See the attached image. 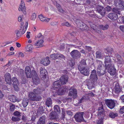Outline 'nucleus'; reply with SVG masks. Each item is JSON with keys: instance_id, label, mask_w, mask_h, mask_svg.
I'll return each mask as SVG.
<instances>
[{"instance_id": "obj_31", "label": "nucleus", "mask_w": 124, "mask_h": 124, "mask_svg": "<svg viewBox=\"0 0 124 124\" xmlns=\"http://www.w3.org/2000/svg\"><path fill=\"white\" fill-rule=\"evenodd\" d=\"M39 17L41 21L45 22H48L50 19V18L46 19V18L41 15H39Z\"/></svg>"}, {"instance_id": "obj_28", "label": "nucleus", "mask_w": 124, "mask_h": 124, "mask_svg": "<svg viewBox=\"0 0 124 124\" xmlns=\"http://www.w3.org/2000/svg\"><path fill=\"white\" fill-rule=\"evenodd\" d=\"M61 84L60 80H59L54 82L53 83V85L54 87L58 88L60 87Z\"/></svg>"}, {"instance_id": "obj_7", "label": "nucleus", "mask_w": 124, "mask_h": 124, "mask_svg": "<svg viewBox=\"0 0 124 124\" xmlns=\"http://www.w3.org/2000/svg\"><path fill=\"white\" fill-rule=\"evenodd\" d=\"M115 5L119 9H124V2L121 0H115L114 1Z\"/></svg>"}, {"instance_id": "obj_16", "label": "nucleus", "mask_w": 124, "mask_h": 124, "mask_svg": "<svg viewBox=\"0 0 124 124\" xmlns=\"http://www.w3.org/2000/svg\"><path fill=\"white\" fill-rule=\"evenodd\" d=\"M117 60V62L118 64L121 65L124 63V60L121 56L118 54L115 55Z\"/></svg>"}, {"instance_id": "obj_21", "label": "nucleus", "mask_w": 124, "mask_h": 124, "mask_svg": "<svg viewBox=\"0 0 124 124\" xmlns=\"http://www.w3.org/2000/svg\"><path fill=\"white\" fill-rule=\"evenodd\" d=\"M49 117L51 120H56L58 118L57 114L54 111H52L50 113Z\"/></svg>"}, {"instance_id": "obj_13", "label": "nucleus", "mask_w": 124, "mask_h": 124, "mask_svg": "<svg viewBox=\"0 0 124 124\" xmlns=\"http://www.w3.org/2000/svg\"><path fill=\"white\" fill-rule=\"evenodd\" d=\"M69 90L70 91L69 94V96H72L73 95V98L74 99L77 97V91L76 89L71 87L70 88Z\"/></svg>"}, {"instance_id": "obj_43", "label": "nucleus", "mask_w": 124, "mask_h": 124, "mask_svg": "<svg viewBox=\"0 0 124 124\" xmlns=\"http://www.w3.org/2000/svg\"><path fill=\"white\" fill-rule=\"evenodd\" d=\"M58 91L59 92L58 94L60 95H62L66 92V90L65 89L60 88L58 90Z\"/></svg>"}, {"instance_id": "obj_23", "label": "nucleus", "mask_w": 124, "mask_h": 124, "mask_svg": "<svg viewBox=\"0 0 124 124\" xmlns=\"http://www.w3.org/2000/svg\"><path fill=\"white\" fill-rule=\"evenodd\" d=\"M5 76L6 81L7 83L10 85L11 84V82L10 74L8 73H6Z\"/></svg>"}, {"instance_id": "obj_25", "label": "nucleus", "mask_w": 124, "mask_h": 124, "mask_svg": "<svg viewBox=\"0 0 124 124\" xmlns=\"http://www.w3.org/2000/svg\"><path fill=\"white\" fill-rule=\"evenodd\" d=\"M122 91L121 88L120 86L118 83H117L115 87V92L116 94H118Z\"/></svg>"}, {"instance_id": "obj_15", "label": "nucleus", "mask_w": 124, "mask_h": 124, "mask_svg": "<svg viewBox=\"0 0 124 124\" xmlns=\"http://www.w3.org/2000/svg\"><path fill=\"white\" fill-rule=\"evenodd\" d=\"M25 72L27 78H31V72L29 67L27 66L25 68Z\"/></svg>"}, {"instance_id": "obj_30", "label": "nucleus", "mask_w": 124, "mask_h": 124, "mask_svg": "<svg viewBox=\"0 0 124 124\" xmlns=\"http://www.w3.org/2000/svg\"><path fill=\"white\" fill-rule=\"evenodd\" d=\"M32 79L33 83L35 84L38 85L40 83V79L38 76L34 77Z\"/></svg>"}, {"instance_id": "obj_59", "label": "nucleus", "mask_w": 124, "mask_h": 124, "mask_svg": "<svg viewBox=\"0 0 124 124\" xmlns=\"http://www.w3.org/2000/svg\"><path fill=\"white\" fill-rule=\"evenodd\" d=\"M85 48L86 50L88 51L89 52L92 49V48L91 47L87 46H85Z\"/></svg>"}, {"instance_id": "obj_8", "label": "nucleus", "mask_w": 124, "mask_h": 124, "mask_svg": "<svg viewBox=\"0 0 124 124\" xmlns=\"http://www.w3.org/2000/svg\"><path fill=\"white\" fill-rule=\"evenodd\" d=\"M71 57L74 59H77L79 58L81 56V54L80 52L77 50H74L70 53Z\"/></svg>"}, {"instance_id": "obj_34", "label": "nucleus", "mask_w": 124, "mask_h": 124, "mask_svg": "<svg viewBox=\"0 0 124 124\" xmlns=\"http://www.w3.org/2000/svg\"><path fill=\"white\" fill-rule=\"evenodd\" d=\"M52 103L51 99L50 98H47L46 101V104L48 107L51 106Z\"/></svg>"}, {"instance_id": "obj_45", "label": "nucleus", "mask_w": 124, "mask_h": 124, "mask_svg": "<svg viewBox=\"0 0 124 124\" xmlns=\"http://www.w3.org/2000/svg\"><path fill=\"white\" fill-rule=\"evenodd\" d=\"M31 77L33 78L35 77L38 76L36 71L34 70H32L31 71Z\"/></svg>"}, {"instance_id": "obj_55", "label": "nucleus", "mask_w": 124, "mask_h": 124, "mask_svg": "<svg viewBox=\"0 0 124 124\" xmlns=\"http://www.w3.org/2000/svg\"><path fill=\"white\" fill-rule=\"evenodd\" d=\"M99 107L98 108V111H101V110H104L103 107V105L102 104H100L99 105Z\"/></svg>"}, {"instance_id": "obj_10", "label": "nucleus", "mask_w": 124, "mask_h": 124, "mask_svg": "<svg viewBox=\"0 0 124 124\" xmlns=\"http://www.w3.org/2000/svg\"><path fill=\"white\" fill-rule=\"evenodd\" d=\"M105 56L104 63L105 67H108V66L113 64H112V62L111 61V59L110 56L106 55Z\"/></svg>"}, {"instance_id": "obj_37", "label": "nucleus", "mask_w": 124, "mask_h": 124, "mask_svg": "<svg viewBox=\"0 0 124 124\" xmlns=\"http://www.w3.org/2000/svg\"><path fill=\"white\" fill-rule=\"evenodd\" d=\"M54 112H55L59 113H60L61 110L59 107L57 105H55L54 107Z\"/></svg>"}, {"instance_id": "obj_60", "label": "nucleus", "mask_w": 124, "mask_h": 124, "mask_svg": "<svg viewBox=\"0 0 124 124\" xmlns=\"http://www.w3.org/2000/svg\"><path fill=\"white\" fill-rule=\"evenodd\" d=\"M105 9L108 12L112 10V8L111 7L109 6H107L106 7Z\"/></svg>"}, {"instance_id": "obj_44", "label": "nucleus", "mask_w": 124, "mask_h": 124, "mask_svg": "<svg viewBox=\"0 0 124 124\" xmlns=\"http://www.w3.org/2000/svg\"><path fill=\"white\" fill-rule=\"evenodd\" d=\"M11 120L14 122H17L21 120V118L18 117H15L14 116H12L11 118Z\"/></svg>"}, {"instance_id": "obj_50", "label": "nucleus", "mask_w": 124, "mask_h": 124, "mask_svg": "<svg viewBox=\"0 0 124 124\" xmlns=\"http://www.w3.org/2000/svg\"><path fill=\"white\" fill-rule=\"evenodd\" d=\"M26 50L27 51H31L32 49V46L31 45H29L25 47Z\"/></svg>"}, {"instance_id": "obj_52", "label": "nucleus", "mask_w": 124, "mask_h": 124, "mask_svg": "<svg viewBox=\"0 0 124 124\" xmlns=\"http://www.w3.org/2000/svg\"><path fill=\"white\" fill-rule=\"evenodd\" d=\"M9 108L11 111H13L15 108V105L11 103L10 104Z\"/></svg>"}, {"instance_id": "obj_27", "label": "nucleus", "mask_w": 124, "mask_h": 124, "mask_svg": "<svg viewBox=\"0 0 124 124\" xmlns=\"http://www.w3.org/2000/svg\"><path fill=\"white\" fill-rule=\"evenodd\" d=\"M105 68L97 71V73L99 76H101L104 75L106 72V70Z\"/></svg>"}, {"instance_id": "obj_9", "label": "nucleus", "mask_w": 124, "mask_h": 124, "mask_svg": "<svg viewBox=\"0 0 124 124\" xmlns=\"http://www.w3.org/2000/svg\"><path fill=\"white\" fill-rule=\"evenodd\" d=\"M108 67H106V69L107 70L108 72L110 73V75H114L116 72V69L114 64L108 66Z\"/></svg>"}, {"instance_id": "obj_51", "label": "nucleus", "mask_w": 124, "mask_h": 124, "mask_svg": "<svg viewBox=\"0 0 124 124\" xmlns=\"http://www.w3.org/2000/svg\"><path fill=\"white\" fill-rule=\"evenodd\" d=\"M119 9L117 8H114L112 9V10L113 12L116 13L118 14H120V11H119L118 10Z\"/></svg>"}, {"instance_id": "obj_14", "label": "nucleus", "mask_w": 124, "mask_h": 124, "mask_svg": "<svg viewBox=\"0 0 124 124\" xmlns=\"http://www.w3.org/2000/svg\"><path fill=\"white\" fill-rule=\"evenodd\" d=\"M18 9L19 11H22L24 14H26V8L25 7L24 2L22 0L21 1V3L19 6Z\"/></svg>"}, {"instance_id": "obj_3", "label": "nucleus", "mask_w": 124, "mask_h": 124, "mask_svg": "<svg viewBox=\"0 0 124 124\" xmlns=\"http://www.w3.org/2000/svg\"><path fill=\"white\" fill-rule=\"evenodd\" d=\"M78 67L81 73L85 76H88L89 75L90 73L89 68L82 67L80 65H78Z\"/></svg>"}, {"instance_id": "obj_19", "label": "nucleus", "mask_w": 124, "mask_h": 124, "mask_svg": "<svg viewBox=\"0 0 124 124\" xmlns=\"http://www.w3.org/2000/svg\"><path fill=\"white\" fill-rule=\"evenodd\" d=\"M96 62L98 66L97 69V71L105 68L102 61L100 60H97Z\"/></svg>"}, {"instance_id": "obj_63", "label": "nucleus", "mask_w": 124, "mask_h": 124, "mask_svg": "<svg viewBox=\"0 0 124 124\" xmlns=\"http://www.w3.org/2000/svg\"><path fill=\"white\" fill-rule=\"evenodd\" d=\"M67 114L70 116H71L73 115V113L70 110H67L66 111Z\"/></svg>"}, {"instance_id": "obj_58", "label": "nucleus", "mask_w": 124, "mask_h": 124, "mask_svg": "<svg viewBox=\"0 0 124 124\" xmlns=\"http://www.w3.org/2000/svg\"><path fill=\"white\" fill-rule=\"evenodd\" d=\"M62 25L63 26H66L67 27H69L71 25L68 22H65L62 23Z\"/></svg>"}, {"instance_id": "obj_47", "label": "nucleus", "mask_w": 124, "mask_h": 124, "mask_svg": "<svg viewBox=\"0 0 124 124\" xmlns=\"http://www.w3.org/2000/svg\"><path fill=\"white\" fill-rule=\"evenodd\" d=\"M18 74L21 77L24 76V71L22 69H20L18 73Z\"/></svg>"}, {"instance_id": "obj_56", "label": "nucleus", "mask_w": 124, "mask_h": 124, "mask_svg": "<svg viewBox=\"0 0 124 124\" xmlns=\"http://www.w3.org/2000/svg\"><path fill=\"white\" fill-rule=\"evenodd\" d=\"M27 29L23 27V29H21L20 30V32H21L22 34H23L25 32Z\"/></svg>"}, {"instance_id": "obj_39", "label": "nucleus", "mask_w": 124, "mask_h": 124, "mask_svg": "<svg viewBox=\"0 0 124 124\" xmlns=\"http://www.w3.org/2000/svg\"><path fill=\"white\" fill-rule=\"evenodd\" d=\"M44 113L43 108L42 107H40L37 110V113L38 115H40Z\"/></svg>"}, {"instance_id": "obj_36", "label": "nucleus", "mask_w": 124, "mask_h": 124, "mask_svg": "<svg viewBox=\"0 0 124 124\" xmlns=\"http://www.w3.org/2000/svg\"><path fill=\"white\" fill-rule=\"evenodd\" d=\"M96 57L97 58H100L102 56H103L102 53L100 51H97L96 52Z\"/></svg>"}, {"instance_id": "obj_24", "label": "nucleus", "mask_w": 124, "mask_h": 124, "mask_svg": "<svg viewBox=\"0 0 124 124\" xmlns=\"http://www.w3.org/2000/svg\"><path fill=\"white\" fill-rule=\"evenodd\" d=\"M108 16L111 19L115 20L118 18V15L116 13H110L108 14Z\"/></svg>"}, {"instance_id": "obj_46", "label": "nucleus", "mask_w": 124, "mask_h": 124, "mask_svg": "<svg viewBox=\"0 0 124 124\" xmlns=\"http://www.w3.org/2000/svg\"><path fill=\"white\" fill-rule=\"evenodd\" d=\"M86 60L83 59L80 62V64L79 65L81 66L83 65H86Z\"/></svg>"}, {"instance_id": "obj_32", "label": "nucleus", "mask_w": 124, "mask_h": 124, "mask_svg": "<svg viewBox=\"0 0 124 124\" xmlns=\"http://www.w3.org/2000/svg\"><path fill=\"white\" fill-rule=\"evenodd\" d=\"M29 100L27 98L23 99L22 101V104L24 107H26L27 106L29 102Z\"/></svg>"}, {"instance_id": "obj_61", "label": "nucleus", "mask_w": 124, "mask_h": 124, "mask_svg": "<svg viewBox=\"0 0 124 124\" xmlns=\"http://www.w3.org/2000/svg\"><path fill=\"white\" fill-rule=\"evenodd\" d=\"M22 120L23 121L25 122L27 120V117L24 115H23L21 118Z\"/></svg>"}, {"instance_id": "obj_26", "label": "nucleus", "mask_w": 124, "mask_h": 124, "mask_svg": "<svg viewBox=\"0 0 124 124\" xmlns=\"http://www.w3.org/2000/svg\"><path fill=\"white\" fill-rule=\"evenodd\" d=\"M46 116L45 115L40 117L37 123L39 124H45V122Z\"/></svg>"}, {"instance_id": "obj_57", "label": "nucleus", "mask_w": 124, "mask_h": 124, "mask_svg": "<svg viewBox=\"0 0 124 124\" xmlns=\"http://www.w3.org/2000/svg\"><path fill=\"white\" fill-rule=\"evenodd\" d=\"M36 17V14L35 13H34L31 16V19L32 20H34L35 19Z\"/></svg>"}, {"instance_id": "obj_20", "label": "nucleus", "mask_w": 124, "mask_h": 124, "mask_svg": "<svg viewBox=\"0 0 124 124\" xmlns=\"http://www.w3.org/2000/svg\"><path fill=\"white\" fill-rule=\"evenodd\" d=\"M40 75L41 78H45L47 74V72L46 70L42 67L40 69Z\"/></svg>"}, {"instance_id": "obj_49", "label": "nucleus", "mask_w": 124, "mask_h": 124, "mask_svg": "<svg viewBox=\"0 0 124 124\" xmlns=\"http://www.w3.org/2000/svg\"><path fill=\"white\" fill-rule=\"evenodd\" d=\"M21 113L18 111H16L14 113V115L16 116L19 117L21 116Z\"/></svg>"}, {"instance_id": "obj_35", "label": "nucleus", "mask_w": 124, "mask_h": 124, "mask_svg": "<svg viewBox=\"0 0 124 124\" xmlns=\"http://www.w3.org/2000/svg\"><path fill=\"white\" fill-rule=\"evenodd\" d=\"M105 52L106 54L110 55L113 52V49L110 47L108 48L105 49Z\"/></svg>"}, {"instance_id": "obj_62", "label": "nucleus", "mask_w": 124, "mask_h": 124, "mask_svg": "<svg viewBox=\"0 0 124 124\" xmlns=\"http://www.w3.org/2000/svg\"><path fill=\"white\" fill-rule=\"evenodd\" d=\"M15 32L16 33L17 36L18 38L20 37V34L18 30H16L15 31Z\"/></svg>"}, {"instance_id": "obj_2", "label": "nucleus", "mask_w": 124, "mask_h": 124, "mask_svg": "<svg viewBox=\"0 0 124 124\" xmlns=\"http://www.w3.org/2000/svg\"><path fill=\"white\" fill-rule=\"evenodd\" d=\"M98 79L96 71L95 70H93L91 72L89 77L88 81L89 82H92L93 83H96L97 82Z\"/></svg>"}, {"instance_id": "obj_29", "label": "nucleus", "mask_w": 124, "mask_h": 124, "mask_svg": "<svg viewBox=\"0 0 124 124\" xmlns=\"http://www.w3.org/2000/svg\"><path fill=\"white\" fill-rule=\"evenodd\" d=\"M95 83H93L92 82H88L87 83L88 88L90 89H91L94 87L95 86Z\"/></svg>"}, {"instance_id": "obj_12", "label": "nucleus", "mask_w": 124, "mask_h": 124, "mask_svg": "<svg viewBox=\"0 0 124 124\" xmlns=\"http://www.w3.org/2000/svg\"><path fill=\"white\" fill-rule=\"evenodd\" d=\"M12 81L13 82V85L14 87L15 91H17L19 90L18 85H19L18 81L17 78L13 77L12 79Z\"/></svg>"}, {"instance_id": "obj_53", "label": "nucleus", "mask_w": 124, "mask_h": 124, "mask_svg": "<svg viewBox=\"0 0 124 124\" xmlns=\"http://www.w3.org/2000/svg\"><path fill=\"white\" fill-rule=\"evenodd\" d=\"M91 27L93 30L96 29H98V27L94 24L91 23L90 24Z\"/></svg>"}, {"instance_id": "obj_33", "label": "nucleus", "mask_w": 124, "mask_h": 124, "mask_svg": "<svg viewBox=\"0 0 124 124\" xmlns=\"http://www.w3.org/2000/svg\"><path fill=\"white\" fill-rule=\"evenodd\" d=\"M98 27L101 30H107L109 28V26L107 24H104L99 25L98 26Z\"/></svg>"}, {"instance_id": "obj_1", "label": "nucleus", "mask_w": 124, "mask_h": 124, "mask_svg": "<svg viewBox=\"0 0 124 124\" xmlns=\"http://www.w3.org/2000/svg\"><path fill=\"white\" fill-rule=\"evenodd\" d=\"M43 91V90L39 88H37L34 89L33 91L29 93V100L33 101H39L41 100V97L39 94H41Z\"/></svg>"}, {"instance_id": "obj_6", "label": "nucleus", "mask_w": 124, "mask_h": 124, "mask_svg": "<svg viewBox=\"0 0 124 124\" xmlns=\"http://www.w3.org/2000/svg\"><path fill=\"white\" fill-rule=\"evenodd\" d=\"M117 102L116 100H114L107 99L105 101L106 104L108 107L111 109L114 108L115 106V104Z\"/></svg>"}, {"instance_id": "obj_48", "label": "nucleus", "mask_w": 124, "mask_h": 124, "mask_svg": "<svg viewBox=\"0 0 124 124\" xmlns=\"http://www.w3.org/2000/svg\"><path fill=\"white\" fill-rule=\"evenodd\" d=\"M43 41L42 39L39 40L38 41L35 43V45L37 46H40L43 44Z\"/></svg>"}, {"instance_id": "obj_41", "label": "nucleus", "mask_w": 124, "mask_h": 124, "mask_svg": "<svg viewBox=\"0 0 124 124\" xmlns=\"http://www.w3.org/2000/svg\"><path fill=\"white\" fill-rule=\"evenodd\" d=\"M118 114L116 113H114L113 112L110 113L109 114V116L112 118H114L115 117L117 116Z\"/></svg>"}, {"instance_id": "obj_11", "label": "nucleus", "mask_w": 124, "mask_h": 124, "mask_svg": "<svg viewBox=\"0 0 124 124\" xmlns=\"http://www.w3.org/2000/svg\"><path fill=\"white\" fill-rule=\"evenodd\" d=\"M96 10L98 12L103 16H105L106 11L105 9L103 7L98 6L97 7Z\"/></svg>"}, {"instance_id": "obj_22", "label": "nucleus", "mask_w": 124, "mask_h": 124, "mask_svg": "<svg viewBox=\"0 0 124 124\" xmlns=\"http://www.w3.org/2000/svg\"><path fill=\"white\" fill-rule=\"evenodd\" d=\"M49 57H47L46 58L42 59L41 61V63L43 64L44 66H46L50 63V61L49 60Z\"/></svg>"}, {"instance_id": "obj_54", "label": "nucleus", "mask_w": 124, "mask_h": 124, "mask_svg": "<svg viewBox=\"0 0 124 124\" xmlns=\"http://www.w3.org/2000/svg\"><path fill=\"white\" fill-rule=\"evenodd\" d=\"M57 54H54L50 55V57L52 59L55 60L57 59Z\"/></svg>"}, {"instance_id": "obj_4", "label": "nucleus", "mask_w": 124, "mask_h": 124, "mask_svg": "<svg viewBox=\"0 0 124 124\" xmlns=\"http://www.w3.org/2000/svg\"><path fill=\"white\" fill-rule=\"evenodd\" d=\"M83 112H77L74 116V118L75 121L77 122H80L83 121L84 118L83 117Z\"/></svg>"}, {"instance_id": "obj_38", "label": "nucleus", "mask_w": 124, "mask_h": 124, "mask_svg": "<svg viewBox=\"0 0 124 124\" xmlns=\"http://www.w3.org/2000/svg\"><path fill=\"white\" fill-rule=\"evenodd\" d=\"M67 64L71 67H72L74 64V63L73 61V59H71L70 60H68L67 61Z\"/></svg>"}, {"instance_id": "obj_18", "label": "nucleus", "mask_w": 124, "mask_h": 124, "mask_svg": "<svg viewBox=\"0 0 124 124\" xmlns=\"http://www.w3.org/2000/svg\"><path fill=\"white\" fill-rule=\"evenodd\" d=\"M68 78L67 76L64 75L61 77L59 80L60 81L61 85H62L66 84L68 81Z\"/></svg>"}, {"instance_id": "obj_40", "label": "nucleus", "mask_w": 124, "mask_h": 124, "mask_svg": "<svg viewBox=\"0 0 124 124\" xmlns=\"http://www.w3.org/2000/svg\"><path fill=\"white\" fill-rule=\"evenodd\" d=\"M20 101V99H19L17 98L14 96H13L12 97V100L11 101L13 102H19Z\"/></svg>"}, {"instance_id": "obj_64", "label": "nucleus", "mask_w": 124, "mask_h": 124, "mask_svg": "<svg viewBox=\"0 0 124 124\" xmlns=\"http://www.w3.org/2000/svg\"><path fill=\"white\" fill-rule=\"evenodd\" d=\"M120 113L123 114L124 113V106L122 107L120 109Z\"/></svg>"}, {"instance_id": "obj_17", "label": "nucleus", "mask_w": 124, "mask_h": 124, "mask_svg": "<svg viewBox=\"0 0 124 124\" xmlns=\"http://www.w3.org/2000/svg\"><path fill=\"white\" fill-rule=\"evenodd\" d=\"M97 114L98 117L100 120H103L105 116V111L104 110L98 111Z\"/></svg>"}, {"instance_id": "obj_42", "label": "nucleus", "mask_w": 124, "mask_h": 124, "mask_svg": "<svg viewBox=\"0 0 124 124\" xmlns=\"http://www.w3.org/2000/svg\"><path fill=\"white\" fill-rule=\"evenodd\" d=\"M57 57V59H63L65 60V57L63 55L61 54H57V56L56 57Z\"/></svg>"}, {"instance_id": "obj_5", "label": "nucleus", "mask_w": 124, "mask_h": 124, "mask_svg": "<svg viewBox=\"0 0 124 124\" xmlns=\"http://www.w3.org/2000/svg\"><path fill=\"white\" fill-rule=\"evenodd\" d=\"M76 23L82 30H86L87 31L89 30V27L85 24L83 23L80 20L78 19H76Z\"/></svg>"}]
</instances>
